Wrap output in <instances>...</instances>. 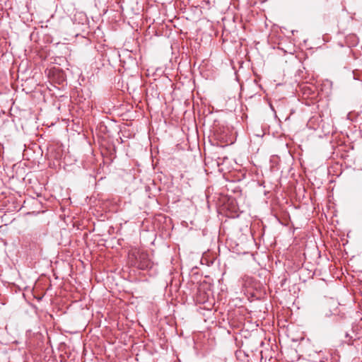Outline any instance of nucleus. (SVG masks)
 Listing matches in <instances>:
<instances>
[{"mask_svg":"<svg viewBox=\"0 0 362 362\" xmlns=\"http://www.w3.org/2000/svg\"><path fill=\"white\" fill-rule=\"evenodd\" d=\"M132 264L139 269L151 268L153 263L148 257V254L144 251L136 250L130 255Z\"/></svg>","mask_w":362,"mask_h":362,"instance_id":"obj_1","label":"nucleus"},{"mask_svg":"<svg viewBox=\"0 0 362 362\" xmlns=\"http://www.w3.org/2000/svg\"><path fill=\"white\" fill-rule=\"evenodd\" d=\"M346 337H349V335L348 333L346 334Z\"/></svg>","mask_w":362,"mask_h":362,"instance_id":"obj_2","label":"nucleus"}]
</instances>
